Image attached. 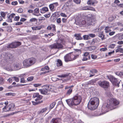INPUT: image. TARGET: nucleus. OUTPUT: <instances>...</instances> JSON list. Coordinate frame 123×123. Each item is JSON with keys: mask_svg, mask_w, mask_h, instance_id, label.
Returning <instances> with one entry per match:
<instances>
[{"mask_svg": "<svg viewBox=\"0 0 123 123\" xmlns=\"http://www.w3.org/2000/svg\"><path fill=\"white\" fill-rule=\"evenodd\" d=\"M83 37L84 39L85 40H87L89 39L88 34L87 35H84Z\"/></svg>", "mask_w": 123, "mask_h": 123, "instance_id": "58836bf2", "label": "nucleus"}, {"mask_svg": "<svg viewBox=\"0 0 123 123\" xmlns=\"http://www.w3.org/2000/svg\"><path fill=\"white\" fill-rule=\"evenodd\" d=\"M20 64L18 62L14 63L13 65V69L14 70H18L20 68Z\"/></svg>", "mask_w": 123, "mask_h": 123, "instance_id": "ddd939ff", "label": "nucleus"}, {"mask_svg": "<svg viewBox=\"0 0 123 123\" xmlns=\"http://www.w3.org/2000/svg\"><path fill=\"white\" fill-rule=\"evenodd\" d=\"M107 95L109 97H111L107 100V105L106 106L107 107L111 106L113 107L114 105H117L119 104V102L118 100L116 99L112 98V97L113 95L111 92H107Z\"/></svg>", "mask_w": 123, "mask_h": 123, "instance_id": "7ed1b4c3", "label": "nucleus"}, {"mask_svg": "<svg viewBox=\"0 0 123 123\" xmlns=\"http://www.w3.org/2000/svg\"><path fill=\"white\" fill-rule=\"evenodd\" d=\"M80 34H75L74 35V36L75 37V39L77 40H81L82 39V38Z\"/></svg>", "mask_w": 123, "mask_h": 123, "instance_id": "f3484780", "label": "nucleus"}, {"mask_svg": "<svg viewBox=\"0 0 123 123\" xmlns=\"http://www.w3.org/2000/svg\"><path fill=\"white\" fill-rule=\"evenodd\" d=\"M34 13H38L39 12V10L38 8L35 9L34 10Z\"/></svg>", "mask_w": 123, "mask_h": 123, "instance_id": "a18cd8bd", "label": "nucleus"}, {"mask_svg": "<svg viewBox=\"0 0 123 123\" xmlns=\"http://www.w3.org/2000/svg\"><path fill=\"white\" fill-rule=\"evenodd\" d=\"M12 30V28L9 26H7V30L8 32H11Z\"/></svg>", "mask_w": 123, "mask_h": 123, "instance_id": "3c124183", "label": "nucleus"}, {"mask_svg": "<svg viewBox=\"0 0 123 123\" xmlns=\"http://www.w3.org/2000/svg\"><path fill=\"white\" fill-rule=\"evenodd\" d=\"M47 110V108H46L42 109L41 110L38 111V114H41L46 111Z\"/></svg>", "mask_w": 123, "mask_h": 123, "instance_id": "5701e85b", "label": "nucleus"}, {"mask_svg": "<svg viewBox=\"0 0 123 123\" xmlns=\"http://www.w3.org/2000/svg\"><path fill=\"white\" fill-rule=\"evenodd\" d=\"M73 1L76 4H79L80 3L81 0H73Z\"/></svg>", "mask_w": 123, "mask_h": 123, "instance_id": "4c0bfd02", "label": "nucleus"}, {"mask_svg": "<svg viewBox=\"0 0 123 123\" xmlns=\"http://www.w3.org/2000/svg\"><path fill=\"white\" fill-rule=\"evenodd\" d=\"M41 28L42 27L40 26L33 27H32V28L33 30H40L41 29Z\"/></svg>", "mask_w": 123, "mask_h": 123, "instance_id": "a878e982", "label": "nucleus"}, {"mask_svg": "<svg viewBox=\"0 0 123 123\" xmlns=\"http://www.w3.org/2000/svg\"><path fill=\"white\" fill-rule=\"evenodd\" d=\"M87 51H91L96 49V47L95 46L87 47L86 48Z\"/></svg>", "mask_w": 123, "mask_h": 123, "instance_id": "aec40b11", "label": "nucleus"}, {"mask_svg": "<svg viewBox=\"0 0 123 123\" xmlns=\"http://www.w3.org/2000/svg\"><path fill=\"white\" fill-rule=\"evenodd\" d=\"M6 105L2 109H6V106L8 105V102L6 100L4 103Z\"/></svg>", "mask_w": 123, "mask_h": 123, "instance_id": "37998d69", "label": "nucleus"}, {"mask_svg": "<svg viewBox=\"0 0 123 123\" xmlns=\"http://www.w3.org/2000/svg\"><path fill=\"white\" fill-rule=\"evenodd\" d=\"M13 78L14 79L15 81L16 82H18L19 81V79L18 77H13Z\"/></svg>", "mask_w": 123, "mask_h": 123, "instance_id": "338daca9", "label": "nucleus"}, {"mask_svg": "<svg viewBox=\"0 0 123 123\" xmlns=\"http://www.w3.org/2000/svg\"><path fill=\"white\" fill-rule=\"evenodd\" d=\"M14 42H12L11 43L9 44L8 47V48H16L14 45Z\"/></svg>", "mask_w": 123, "mask_h": 123, "instance_id": "2f4dec72", "label": "nucleus"}, {"mask_svg": "<svg viewBox=\"0 0 123 123\" xmlns=\"http://www.w3.org/2000/svg\"><path fill=\"white\" fill-rule=\"evenodd\" d=\"M98 36L101 38L102 40L105 39V35L104 34L103 32H99L98 33Z\"/></svg>", "mask_w": 123, "mask_h": 123, "instance_id": "6ab92c4d", "label": "nucleus"}, {"mask_svg": "<svg viewBox=\"0 0 123 123\" xmlns=\"http://www.w3.org/2000/svg\"><path fill=\"white\" fill-rule=\"evenodd\" d=\"M1 15L2 17H5L6 15V14H5V13L3 12H1Z\"/></svg>", "mask_w": 123, "mask_h": 123, "instance_id": "774afa93", "label": "nucleus"}, {"mask_svg": "<svg viewBox=\"0 0 123 123\" xmlns=\"http://www.w3.org/2000/svg\"><path fill=\"white\" fill-rule=\"evenodd\" d=\"M20 18V17L19 16H15L14 18V20L15 21H18Z\"/></svg>", "mask_w": 123, "mask_h": 123, "instance_id": "6e6d98bb", "label": "nucleus"}, {"mask_svg": "<svg viewBox=\"0 0 123 123\" xmlns=\"http://www.w3.org/2000/svg\"><path fill=\"white\" fill-rule=\"evenodd\" d=\"M56 65L58 67L62 65V62L61 60L59 59L57 60L56 62Z\"/></svg>", "mask_w": 123, "mask_h": 123, "instance_id": "b1692460", "label": "nucleus"}, {"mask_svg": "<svg viewBox=\"0 0 123 123\" xmlns=\"http://www.w3.org/2000/svg\"><path fill=\"white\" fill-rule=\"evenodd\" d=\"M99 99L97 98H92L88 104V109L91 110L95 109L98 107L99 104Z\"/></svg>", "mask_w": 123, "mask_h": 123, "instance_id": "f03ea898", "label": "nucleus"}, {"mask_svg": "<svg viewBox=\"0 0 123 123\" xmlns=\"http://www.w3.org/2000/svg\"><path fill=\"white\" fill-rule=\"evenodd\" d=\"M61 20L60 18H59L57 19L56 22L58 24L60 23L61 22Z\"/></svg>", "mask_w": 123, "mask_h": 123, "instance_id": "4d7b16f0", "label": "nucleus"}, {"mask_svg": "<svg viewBox=\"0 0 123 123\" xmlns=\"http://www.w3.org/2000/svg\"><path fill=\"white\" fill-rule=\"evenodd\" d=\"M115 45V44H110L109 46V48H113Z\"/></svg>", "mask_w": 123, "mask_h": 123, "instance_id": "603ef678", "label": "nucleus"}, {"mask_svg": "<svg viewBox=\"0 0 123 123\" xmlns=\"http://www.w3.org/2000/svg\"><path fill=\"white\" fill-rule=\"evenodd\" d=\"M74 86L73 85H72L71 86H65V90L68 89H70V88H71L72 87H74Z\"/></svg>", "mask_w": 123, "mask_h": 123, "instance_id": "49530a36", "label": "nucleus"}, {"mask_svg": "<svg viewBox=\"0 0 123 123\" xmlns=\"http://www.w3.org/2000/svg\"><path fill=\"white\" fill-rule=\"evenodd\" d=\"M48 11V9L47 7H43L40 9V12L41 13H44Z\"/></svg>", "mask_w": 123, "mask_h": 123, "instance_id": "412c9836", "label": "nucleus"}, {"mask_svg": "<svg viewBox=\"0 0 123 123\" xmlns=\"http://www.w3.org/2000/svg\"><path fill=\"white\" fill-rule=\"evenodd\" d=\"M36 61V59L35 58H31L24 61L23 64L25 66L29 67L34 64Z\"/></svg>", "mask_w": 123, "mask_h": 123, "instance_id": "423d86ee", "label": "nucleus"}, {"mask_svg": "<svg viewBox=\"0 0 123 123\" xmlns=\"http://www.w3.org/2000/svg\"><path fill=\"white\" fill-rule=\"evenodd\" d=\"M91 57L92 59H95L97 58V56L96 55L92 54L91 55Z\"/></svg>", "mask_w": 123, "mask_h": 123, "instance_id": "13d9d810", "label": "nucleus"}, {"mask_svg": "<svg viewBox=\"0 0 123 123\" xmlns=\"http://www.w3.org/2000/svg\"><path fill=\"white\" fill-rule=\"evenodd\" d=\"M89 37L93 38L95 37V34H88Z\"/></svg>", "mask_w": 123, "mask_h": 123, "instance_id": "09e8293b", "label": "nucleus"}, {"mask_svg": "<svg viewBox=\"0 0 123 123\" xmlns=\"http://www.w3.org/2000/svg\"><path fill=\"white\" fill-rule=\"evenodd\" d=\"M61 120L60 118H53L51 121L50 123H61Z\"/></svg>", "mask_w": 123, "mask_h": 123, "instance_id": "2eb2a0df", "label": "nucleus"}, {"mask_svg": "<svg viewBox=\"0 0 123 123\" xmlns=\"http://www.w3.org/2000/svg\"><path fill=\"white\" fill-rule=\"evenodd\" d=\"M116 74L121 77L123 76V72L118 71L115 73Z\"/></svg>", "mask_w": 123, "mask_h": 123, "instance_id": "4be33fe9", "label": "nucleus"}, {"mask_svg": "<svg viewBox=\"0 0 123 123\" xmlns=\"http://www.w3.org/2000/svg\"><path fill=\"white\" fill-rule=\"evenodd\" d=\"M96 15L95 14H88L87 19V25H92L96 20Z\"/></svg>", "mask_w": 123, "mask_h": 123, "instance_id": "39448f33", "label": "nucleus"}, {"mask_svg": "<svg viewBox=\"0 0 123 123\" xmlns=\"http://www.w3.org/2000/svg\"><path fill=\"white\" fill-rule=\"evenodd\" d=\"M81 98L77 96H75L73 98L66 100L67 104L69 106H76L81 102Z\"/></svg>", "mask_w": 123, "mask_h": 123, "instance_id": "f257e3e1", "label": "nucleus"}, {"mask_svg": "<svg viewBox=\"0 0 123 123\" xmlns=\"http://www.w3.org/2000/svg\"><path fill=\"white\" fill-rule=\"evenodd\" d=\"M81 51L80 49H75V52L74 53L75 54H77V55L80 54L81 53Z\"/></svg>", "mask_w": 123, "mask_h": 123, "instance_id": "c9c22d12", "label": "nucleus"}, {"mask_svg": "<svg viewBox=\"0 0 123 123\" xmlns=\"http://www.w3.org/2000/svg\"><path fill=\"white\" fill-rule=\"evenodd\" d=\"M7 59H11L13 57L12 55L10 54H8L7 55Z\"/></svg>", "mask_w": 123, "mask_h": 123, "instance_id": "a19ab883", "label": "nucleus"}, {"mask_svg": "<svg viewBox=\"0 0 123 123\" xmlns=\"http://www.w3.org/2000/svg\"><path fill=\"white\" fill-rule=\"evenodd\" d=\"M37 21V19L35 18H32L30 20V21L31 22H35Z\"/></svg>", "mask_w": 123, "mask_h": 123, "instance_id": "c03bdc74", "label": "nucleus"}, {"mask_svg": "<svg viewBox=\"0 0 123 123\" xmlns=\"http://www.w3.org/2000/svg\"><path fill=\"white\" fill-rule=\"evenodd\" d=\"M15 14L14 13H12L10 15L7 16V21L8 22H12V18H14V16Z\"/></svg>", "mask_w": 123, "mask_h": 123, "instance_id": "4468645a", "label": "nucleus"}, {"mask_svg": "<svg viewBox=\"0 0 123 123\" xmlns=\"http://www.w3.org/2000/svg\"><path fill=\"white\" fill-rule=\"evenodd\" d=\"M20 82L22 83H24L25 82V80L24 78H23L21 79Z\"/></svg>", "mask_w": 123, "mask_h": 123, "instance_id": "052dcab7", "label": "nucleus"}, {"mask_svg": "<svg viewBox=\"0 0 123 123\" xmlns=\"http://www.w3.org/2000/svg\"><path fill=\"white\" fill-rule=\"evenodd\" d=\"M15 94L12 92H9L6 93V95L8 96H14Z\"/></svg>", "mask_w": 123, "mask_h": 123, "instance_id": "e433bc0d", "label": "nucleus"}, {"mask_svg": "<svg viewBox=\"0 0 123 123\" xmlns=\"http://www.w3.org/2000/svg\"><path fill=\"white\" fill-rule=\"evenodd\" d=\"M58 5V2L50 4L49 5V8L51 11H54L55 10V7Z\"/></svg>", "mask_w": 123, "mask_h": 123, "instance_id": "9b49d317", "label": "nucleus"}, {"mask_svg": "<svg viewBox=\"0 0 123 123\" xmlns=\"http://www.w3.org/2000/svg\"><path fill=\"white\" fill-rule=\"evenodd\" d=\"M13 42L16 48L21 44V43L20 42Z\"/></svg>", "mask_w": 123, "mask_h": 123, "instance_id": "bb28decb", "label": "nucleus"}, {"mask_svg": "<svg viewBox=\"0 0 123 123\" xmlns=\"http://www.w3.org/2000/svg\"><path fill=\"white\" fill-rule=\"evenodd\" d=\"M33 78L32 76L29 77L27 78V80L29 81H31L33 80Z\"/></svg>", "mask_w": 123, "mask_h": 123, "instance_id": "79ce46f5", "label": "nucleus"}, {"mask_svg": "<svg viewBox=\"0 0 123 123\" xmlns=\"http://www.w3.org/2000/svg\"><path fill=\"white\" fill-rule=\"evenodd\" d=\"M95 3V2L94 1L92 0H89L87 2V3L88 5H93Z\"/></svg>", "mask_w": 123, "mask_h": 123, "instance_id": "7c9ffc66", "label": "nucleus"}, {"mask_svg": "<svg viewBox=\"0 0 123 123\" xmlns=\"http://www.w3.org/2000/svg\"><path fill=\"white\" fill-rule=\"evenodd\" d=\"M83 10H95V9L93 8L88 7H86L83 8Z\"/></svg>", "mask_w": 123, "mask_h": 123, "instance_id": "72a5a7b5", "label": "nucleus"}, {"mask_svg": "<svg viewBox=\"0 0 123 123\" xmlns=\"http://www.w3.org/2000/svg\"><path fill=\"white\" fill-rule=\"evenodd\" d=\"M118 39L120 40L123 39V34L120 35L118 37Z\"/></svg>", "mask_w": 123, "mask_h": 123, "instance_id": "680f3d73", "label": "nucleus"}, {"mask_svg": "<svg viewBox=\"0 0 123 123\" xmlns=\"http://www.w3.org/2000/svg\"><path fill=\"white\" fill-rule=\"evenodd\" d=\"M70 54L71 61H73L78 57V55H76L75 53Z\"/></svg>", "mask_w": 123, "mask_h": 123, "instance_id": "f8f14e48", "label": "nucleus"}, {"mask_svg": "<svg viewBox=\"0 0 123 123\" xmlns=\"http://www.w3.org/2000/svg\"><path fill=\"white\" fill-rule=\"evenodd\" d=\"M111 27L107 26L105 28V30L106 33H108L109 31H111L110 29Z\"/></svg>", "mask_w": 123, "mask_h": 123, "instance_id": "c85d7f7f", "label": "nucleus"}, {"mask_svg": "<svg viewBox=\"0 0 123 123\" xmlns=\"http://www.w3.org/2000/svg\"><path fill=\"white\" fill-rule=\"evenodd\" d=\"M60 15L64 17H66L67 16L64 13H61L60 14Z\"/></svg>", "mask_w": 123, "mask_h": 123, "instance_id": "69168bd1", "label": "nucleus"}, {"mask_svg": "<svg viewBox=\"0 0 123 123\" xmlns=\"http://www.w3.org/2000/svg\"><path fill=\"white\" fill-rule=\"evenodd\" d=\"M23 11V9L22 8H19L18 10V12L19 13H22Z\"/></svg>", "mask_w": 123, "mask_h": 123, "instance_id": "8fccbe9b", "label": "nucleus"}, {"mask_svg": "<svg viewBox=\"0 0 123 123\" xmlns=\"http://www.w3.org/2000/svg\"><path fill=\"white\" fill-rule=\"evenodd\" d=\"M64 59L65 61L66 62L70 61L71 58L70 56V54H67L65 55L64 57Z\"/></svg>", "mask_w": 123, "mask_h": 123, "instance_id": "dca6fc26", "label": "nucleus"}, {"mask_svg": "<svg viewBox=\"0 0 123 123\" xmlns=\"http://www.w3.org/2000/svg\"><path fill=\"white\" fill-rule=\"evenodd\" d=\"M39 94L38 93H34L33 95V97L34 98H36L37 96V95H39Z\"/></svg>", "mask_w": 123, "mask_h": 123, "instance_id": "0e129e2a", "label": "nucleus"}, {"mask_svg": "<svg viewBox=\"0 0 123 123\" xmlns=\"http://www.w3.org/2000/svg\"><path fill=\"white\" fill-rule=\"evenodd\" d=\"M43 96L41 95H39V96L37 98L35 99V101H37L38 100H40L42 99Z\"/></svg>", "mask_w": 123, "mask_h": 123, "instance_id": "ea45409f", "label": "nucleus"}, {"mask_svg": "<svg viewBox=\"0 0 123 123\" xmlns=\"http://www.w3.org/2000/svg\"><path fill=\"white\" fill-rule=\"evenodd\" d=\"M107 77L108 78L111 82L113 85L116 86L118 87L119 86V84L121 81V80L119 81L117 79L112 76H108Z\"/></svg>", "mask_w": 123, "mask_h": 123, "instance_id": "0eeeda50", "label": "nucleus"}, {"mask_svg": "<svg viewBox=\"0 0 123 123\" xmlns=\"http://www.w3.org/2000/svg\"><path fill=\"white\" fill-rule=\"evenodd\" d=\"M67 92L66 93V96H68L72 92L73 89L71 88L68 89Z\"/></svg>", "mask_w": 123, "mask_h": 123, "instance_id": "393cba45", "label": "nucleus"}, {"mask_svg": "<svg viewBox=\"0 0 123 123\" xmlns=\"http://www.w3.org/2000/svg\"><path fill=\"white\" fill-rule=\"evenodd\" d=\"M89 74L90 75L89 76L90 77H92L95 75L93 73L91 70L90 71Z\"/></svg>", "mask_w": 123, "mask_h": 123, "instance_id": "de8ad7c7", "label": "nucleus"}, {"mask_svg": "<svg viewBox=\"0 0 123 123\" xmlns=\"http://www.w3.org/2000/svg\"><path fill=\"white\" fill-rule=\"evenodd\" d=\"M48 91H54L53 88L54 87L53 86H51L50 85H46Z\"/></svg>", "mask_w": 123, "mask_h": 123, "instance_id": "a211bd4d", "label": "nucleus"}, {"mask_svg": "<svg viewBox=\"0 0 123 123\" xmlns=\"http://www.w3.org/2000/svg\"><path fill=\"white\" fill-rule=\"evenodd\" d=\"M98 84L100 87L104 88H108L109 85V82L106 80L99 81L98 82Z\"/></svg>", "mask_w": 123, "mask_h": 123, "instance_id": "6e6552de", "label": "nucleus"}, {"mask_svg": "<svg viewBox=\"0 0 123 123\" xmlns=\"http://www.w3.org/2000/svg\"><path fill=\"white\" fill-rule=\"evenodd\" d=\"M41 85V84H35L33 85L35 87H37Z\"/></svg>", "mask_w": 123, "mask_h": 123, "instance_id": "e2e57ef3", "label": "nucleus"}, {"mask_svg": "<svg viewBox=\"0 0 123 123\" xmlns=\"http://www.w3.org/2000/svg\"><path fill=\"white\" fill-rule=\"evenodd\" d=\"M81 24L83 25L86 24L87 25V19H85V20H82L81 22Z\"/></svg>", "mask_w": 123, "mask_h": 123, "instance_id": "f704fd0d", "label": "nucleus"}, {"mask_svg": "<svg viewBox=\"0 0 123 123\" xmlns=\"http://www.w3.org/2000/svg\"><path fill=\"white\" fill-rule=\"evenodd\" d=\"M107 50V48H101L100 49V50L101 51H105Z\"/></svg>", "mask_w": 123, "mask_h": 123, "instance_id": "5fc2aeb1", "label": "nucleus"}, {"mask_svg": "<svg viewBox=\"0 0 123 123\" xmlns=\"http://www.w3.org/2000/svg\"><path fill=\"white\" fill-rule=\"evenodd\" d=\"M96 80L95 79H92L91 80L87 82V84H93L94 83H95Z\"/></svg>", "mask_w": 123, "mask_h": 123, "instance_id": "cd10ccee", "label": "nucleus"}, {"mask_svg": "<svg viewBox=\"0 0 123 123\" xmlns=\"http://www.w3.org/2000/svg\"><path fill=\"white\" fill-rule=\"evenodd\" d=\"M11 4L12 5H15L18 4V2L17 1H13L12 2Z\"/></svg>", "mask_w": 123, "mask_h": 123, "instance_id": "bf43d9fd", "label": "nucleus"}, {"mask_svg": "<svg viewBox=\"0 0 123 123\" xmlns=\"http://www.w3.org/2000/svg\"><path fill=\"white\" fill-rule=\"evenodd\" d=\"M39 91L41 93L43 94H46L48 90L46 85H44L42 86V89H39Z\"/></svg>", "mask_w": 123, "mask_h": 123, "instance_id": "9d476101", "label": "nucleus"}, {"mask_svg": "<svg viewBox=\"0 0 123 123\" xmlns=\"http://www.w3.org/2000/svg\"><path fill=\"white\" fill-rule=\"evenodd\" d=\"M51 27L52 28H53V30L54 31H55L56 29H55V26L53 24H51Z\"/></svg>", "mask_w": 123, "mask_h": 123, "instance_id": "864d4df0", "label": "nucleus"}, {"mask_svg": "<svg viewBox=\"0 0 123 123\" xmlns=\"http://www.w3.org/2000/svg\"><path fill=\"white\" fill-rule=\"evenodd\" d=\"M49 67L48 66H46L42 68L41 70V71H44L46 70H49Z\"/></svg>", "mask_w": 123, "mask_h": 123, "instance_id": "c756f323", "label": "nucleus"}, {"mask_svg": "<svg viewBox=\"0 0 123 123\" xmlns=\"http://www.w3.org/2000/svg\"><path fill=\"white\" fill-rule=\"evenodd\" d=\"M56 104L55 102H52L50 105L49 109H52L54 106Z\"/></svg>", "mask_w": 123, "mask_h": 123, "instance_id": "473e14b6", "label": "nucleus"}, {"mask_svg": "<svg viewBox=\"0 0 123 123\" xmlns=\"http://www.w3.org/2000/svg\"><path fill=\"white\" fill-rule=\"evenodd\" d=\"M63 41V40L59 39L57 41L56 43L50 45L49 47L51 49L62 48L63 47L62 45Z\"/></svg>", "mask_w": 123, "mask_h": 123, "instance_id": "20e7f679", "label": "nucleus"}, {"mask_svg": "<svg viewBox=\"0 0 123 123\" xmlns=\"http://www.w3.org/2000/svg\"><path fill=\"white\" fill-rule=\"evenodd\" d=\"M14 105L12 104H11L9 105L6 106V108L8 109H3V111L7 112L11 111H13L14 108Z\"/></svg>", "mask_w": 123, "mask_h": 123, "instance_id": "1a4fd4ad", "label": "nucleus"}]
</instances>
